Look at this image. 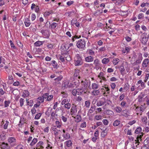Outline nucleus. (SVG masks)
<instances>
[{
  "mask_svg": "<svg viewBox=\"0 0 149 149\" xmlns=\"http://www.w3.org/2000/svg\"><path fill=\"white\" fill-rule=\"evenodd\" d=\"M141 110V109L139 107H136L135 110H136V113L138 115L140 113L143 112V111H142Z\"/></svg>",
  "mask_w": 149,
  "mask_h": 149,
  "instance_id": "412c9836",
  "label": "nucleus"
},
{
  "mask_svg": "<svg viewBox=\"0 0 149 149\" xmlns=\"http://www.w3.org/2000/svg\"><path fill=\"white\" fill-rule=\"evenodd\" d=\"M122 109L119 107H116V111L117 112L120 113L122 111Z\"/></svg>",
  "mask_w": 149,
  "mask_h": 149,
  "instance_id": "8fccbe9b",
  "label": "nucleus"
},
{
  "mask_svg": "<svg viewBox=\"0 0 149 149\" xmlns=\"http://www.w3.org/2000/svg\"><path fill=\"white\" fill-rule=\"evenodd\" d=\"M69 83V81L68 80L65 81H63L62 85V87L63 89L67 88L68 87H70V85H68Z\"/></svg>",
  "mask_w": 149,
  "mask_h": 149,
  "instance_id": "1a4fd4ad",
  "label": "nucleus"
},
{
  "mask_svg": "<svg viewBox=\"0 0 149 149\" xmlns=\"http://www.w3.org/2000/svg\"><path fill=\"white\" fill-rule=\"evenodd\" d=\"M104 101H102L101 100H100L98 101H97L96 103L97 106L99 107L102 106L105 103H106V100L105 98L104 99Z\"/></svg>",
  "mask_w": 149,
  "mask_h": 149,
  "instance_id": "2eb2a0df",
  "label": "nucleus"
},
{
  "mask_svg": "<svg viewBox=\"0 0 149 149\" xmlns=\"http://www.w3.org/2000/svg\"><path fill=\"white\" fill-rule=\"evenodd\" d=\"M109 62V59L108 58H103L102 61V63L106 64Z\"/></svg>",
  "mask_w": 149,
  "mask_h": 149,
  "instance_id": "a211bd4d",
  "label": "nucleus"
},
{
  "mask_svg": "<svg viewBox=\"0 0 149 149\" xmlns=\"http://www.w3.org/2000/svg\"><path fill=\"white\" fill-rule=\"evenodd\" d=\"M83 91L80 88V89H79L78 88L77 90L74 89L72 92V93L74 96H75L77 94H81L83 93Z\"/></svg>",
  "mask_w": 149,
  "mask_h": 149,
  "instance_id": "20e7f679",
  "label": "nucleus"
},
{
  "mask_svg": "<svg viewBox=\"0 0 149 149\" xmlns=\"http://www.w3.org/2000/svg\"><path fill=\"white\" fill-rule=\"evenodd\" d=\"M63 138L65 139H69L70 137V134L68 133H66L65 134H63Z\"/></svg>",
  "mask_w": 149,
  "mask_h": 149,
  "instance_id": "473e14b6",
  "label": "nucleus"
},
{
  "mask_svg": "<svg viewBox=\"0 0 149 149\" xmlns=\"http://www.w3.org/2000/svg\"><path fill=\"white\" fill-rule=\"evenodd\" d=\"M77 111L76 106H72L70 109V114L72 116H76L77 114Z\"/></svg>",
  "mask_w": 149,
  "mask_h": 149,
  "instance_id": "7ed1b4c3",
  "label": "nucleus"
},
{
  "mask_svg": "<svg viewBox=\"0 0 149 149\" xmlns=\"http://www.w3.org/2000/svg\"><path fill=\"white\" fill-rule=\"evenodd\" d=\"M36 112V110L35 108L33 107L32 108L31 110V112L32 115H33L35 114Z\"/></svg>",
  "mask_w": 149,
  "mask_h": 149,
  "instance_id": "bf43d9fd",
  "label": "nucleus"
},
{
  "mask_svg": "<svg viewBox=\"0 0 149 149\" xmlns=\"http://www.w3.org/2000/svg\"><path fill=\"white\" fill-rule=\"evenodd\" d=\"M86 123L85 122H84L82 123H81L80 126V127L82 128H85L86 127Z\"/></svg>",
  "mask_w": 149,
  "mask_h": 149,
  "instance_id": "864d4df0",
  "label": "nucleus"
},
{
  "mask_svg": "<svg viewBox=\"0 0 149 149\" xmlns=\"http://www.w3.org/2000/svg\"><path fill=\"white\" fill-rule=\"evenodd\" d=\"M67 103H68V99H64L62 100L61 102V104L63 105H65Z\"/></svg>",
  "mask_w": 149,
  "mask_h": 149,
  "instance_id": "49530a36",
  "label": "nucleus"
},
{
  "mask_svg": "<svg viewBox=\"0 0 149 149\" xmlns=\"http://www.w3.org/2000/svg\"><path fill=\"white\" fill-rule=\"evenodd\" d=\"M64 107L65 108H66L67 109H69L71 107V104L70 103H67L66 104H65Z\"/></svg>",
  "mask_w": 149,
  "mask_h": 149,
  "instance_id": "58836bf2",
  "label": "nucleus"
},
{
  "mask_svg": "<svg viewBox=\"0 0 149 149\" xmlns=\"http://www.w3.org/2000/svg\"><path fill=\"white\" fill-rule=\"evenodd\" d=\"M37 139L34 138L31 142V143L30 145L32 146L33 145H34L37 142Z\"/></svg>",
  "mask_w": 149,
  "mask_h": 149,
  "instance_id": "ea45409f",
  "label": "nucleus"
},
{
  "mask_svg": "<svg viewBox=\"0 0 149 149\" xmlns=\"http://www.w3.org/2000/svg\"><path fill=\"white\" fill-rule=\"evenodd\" d=\"M82 64V60L79 55L77 54L74 60V65L76 66L80 65Z\"/></svg>",
  "mask_w": 149,
  "mask_h": 149,
  "instance_id": "f257e3e1",
  "label": "nucleus"
},
{
  "mask_svg": "<svg viewBox=\"0 0 149 149\" xmlns=\"http://www.w3.org/2000/svg\"><path fill=\"white\" fill-rule=\"evenodd\" d=\"M8 123L9 122L8 121H6V123L4 126V129H6L7 128Z\"/></svg>",
  "mask_w": 149,
  "mask_h": 149,
  "instance_id": "0e129e2a",
  "label": "nucleus"
},
{
  "mask_svg": "<svg viewBox=\"0 0 149 149\" xmlns=\"http://www.w3.org/2000/svg\"><path fill=\"white\" fill-rule=\"evenodd\" d=\"M10 103V102L9 101H5L4 102L5 107H8Z\"/></svg>",
  "mask_w": 149,
  "mask_h": 149,
  "instance_id": "3c124183",
  "label": "nucleus"
},
{
  "mask_svg": "<svg viewBox=\"0 0 149 149\" xmlns=\"http://www.w3.org/2000/svg\"><path fill=\"white\" fill-rule=\"evenodd\" d=\"M123 116H129V111L127 110H125L123 111Z\"/></svg>",
  "mask_w": 149,
  "mask_h": 149,
  "instance_id": "393cba45",
  "label": "nucleus"
},
{
  "mask_svg": "<svg viewBox=\"0 0 149 149\" xmlns=\"http://www.w3.org/2000/svg\"><path fill=\"white\" fill-rule=\"evenodd\" d=\"M42 114L40 113H39L37 114L35 117V119L36 120L40 118V117L41 116Z\"/></svg>",
  "mask_w": 149,
  "mask_h": 149,
  "instance_id": "37998d69",
  "label": "nucleus"
},
{
  "mask_svg": "<svg viewBox=\"0 0 149 149\" xmlns=\"http://www.w3.org/2000/svg\"><path fill=\"white\" fill-rule=\"evenodd\" d=\"M120 123V121L118 120H116L113 123V125L114 126H117L119 125Z\"/></svg>",
  "mask_w": 149,
  "mask_h": 149,
  "instance_id": "a878e982",
  "label": "nucleus"
},
{
  "mask_svg": "<svg viewBox=\"0 0 149 149\" xmlns=\"http://www.w3.org/2000/svg\"><path fill=\"white\" fill-rule=\"evenodd\" d=\"M67 146L70 147L72 145V143L71 140H68L66 141L65 143Z\"/></svg>",
  "mask_w": 149,
  "mask_h": 149,
  "instance_id": "5701e85b",
  "label": "nucleus"
},
{
  "mask_svg": "<svg viewBox=\"0 0 149 149\" xmlns=\"http://www.w3.org/2000/svg\"><path fill=\"white\" fill-rule=\"evenodd\" d=\"M102 9L97 10L94 13L95 16H98L102 12Z\"/></svg>",
  "mask_w": 149,
  "mask_h": 149,
  "instance_id": "4be33fe9",
  "label": "nucleus"
},
{
  "mask_svg": "<svg viewBox=\"0 0 149 149\" xmlns=\"http://www.w3.org/2000/svg\"><path fill=\"white\" fill-rule=\"evenodd\" d=\"M8 142L10 144L13 143V146L15 145L16 142V139L13 137H9L8 140Z\"/></svg>",
  "mask_w": 149,
  "mask_h": 149,
  "instance_id": "423d86ee",
  "label": "nucleus"
},
{
  "mask_svg": "<svg viewBox=\"0 0 149 149\" xmlns=\"http://www.w3.org/2000/svg\"><path fill=\"white\" fill-rule=\"evenodd\" d=\"M137 57L136 55L134 53L133 54V56H132L131 60V62H132L133 61H134L135 60L136 58Z\"/></svg>",
  "mask_w": 149,
  "mask_h": 149,
  "instance_id": "a18cd8bd",
  "label": "nucleus"
},
{
  "mask_svg": "<svg viewBox=\"0 0 149 149\" xmlns=\"http://www.w3.org/2000/svg\"><path fill=\"white\" fill-rule=\"evenodd\" d=\"M146 34L143 33L141 36L142 39L141 40V42L143 44H145L148 40V38L146 37Z\"/></svg>",
  "mask_w": 149,
  "mask_h": 149,
  "instance_id": "39448f33",
  "label": "nucleus"
},
{
  "mask_svg": "<svg viewBox=\"0 0 149 149\" xmlns=\"http://www.w3.org/2000/svg\"><path fill=\"white\" fill-rule=\"evenodd\" d=\"M81 85L82 86V88L84 89L86 88L87 86V82L86 81H82Z\"/></svg>",
  "mask_w": 149,
  "mask_h": 149,
  "instance_id": "dca6fc26",
  "label": "nucleus"
},
{
  "mask_svg": "<svg viewBox=\"0 0 149 149\" xmlns=\"http://www.w3.org/2000/svg\"><path fill=\"white\" fill-rule=\"evenodd\" d=\"M38 99L39 100L40 102H43L44 101V99L42 96L38 97Z\"/></svg>",
  "mask_w": 149,
  "mask_h": 149,
  "instance_id": "338daca9",
  "label": "nucleus"
},
{
  "mask_svg": "<svg viewBox=\"0 0 149 149\" xmlns=\"http://www.w3.org/2000/svg\"><path fill=\"white\" fill-rule=\"evenodd\" d=\"M142 121L143 123L146 124L148 122V119L146 117H143L142 118Z\"/></svg>",
  "mask_w": 149,
  "mask_h": 149,
  "instance_id": "c9c22d12",
  "label": "nucleus"
},
{
  "mask_svg": "<svg viewBox=\"0 0 149 149\" xmlns=\"http://www.w3.org/2000/svg\"><path fill=\"white\" fill-rule=\"evenodd\" d=\"M81 37V36H80L79 37L77 36H74L72 37V42H74L76 39H78Z\"/></svg>",
  "mask_w": 149,
  "mask_h": 149,
  "instance_id": "603ef678",
  "label": "nucleus"
},
{
  "mask_svg": "<svg viewBox=\"0 0 149 149\" xmlns=\"http://www.w3.org/2000/svg\"><path fill=\"white\" fill-rule=\"evenodd\" d=\"M103 124L105 125H107L108 124V121L107 119H104L102 120Z\"/></svg>",
  "mask_w": 149,
  "mask_h": 149,
  "instance_id": "69168bd1",
  "label": "nucleus"
},
{
  "mask_svg": "<svg viewBox=\"0 0 149 149\" xmlns=\"http://www.w3.org/2000/svg\"><path fill=\"white\" fill-rule=\"evenodd\" d=\"M106 102L108 105H110L112 104V102L110 100H106Z\"/></svg>",
  "mask_w": 149,
  "mask_h": 149,
  "instance_id": "680f3d73",
  "label": "nucleus"
},
{
  "mask_svg": "<svg viewBox=\"0 0 149 149\" xmlns=\"http://www.w3.org/2000/svg\"><path fill=\"white\" fill-rule=\"evenodd\" d=\"M76 20H75L74 19H72L71 21V23L72 24H75V26L77 27H79L80 25V24L79 22H76L75 23H74V21L75 22Z\"/></svg>",
  "mask_w": 149,
  "mask_h": 149,
  "instance_id": "a19ab883",
  "label": "nucleus"
},
{
  "mask_svg": "<svg viewBox=\"0 0 149 149\" xmlns=\"http://www.w3.org/2000/svg\"><path fill=\"white\" fill-rule=\"evenodd\" d=\"M72 117L75 119V121L77 123L80 122L81 120V117L80 115H76V116H72Z\"/></svg>",
  "mask_w": 149,
  "mask_h": 149,
  "instance_id": "6e6552de",
  "label": "nucleus"
},
{
  "mask_svg": "<svg viewBox=\"0 0 149 149\" xmlns=\"http://www.w3.org/2000/svg\"><path fill=\"white\" fill-rule=\"evenodd\" d=\"M52 129L54 132V135L56 136H58L59 133V132L60 131V130H58L55 127H52Z\"/></svg>",
  "mask_w": 149,
  "mask_h": 149,
  "instance_id": "9d476101",
  "label": "nucleus"
},
{
  "mask_svg": "<svg viewBox=\"0 0 149 149\" xmlns=\"http://www.w3.org/2000/svg\"><path fill=\"white\" fill-rule=\"evenodd\" d=\"M106 134V132H105V131L104 130L101 133V136L102 137H104Z\"/></svg>",
  "mask_w": 149,
  "mask_h": 149,
  "instance_id": "052dcab7",
  "label": "nucleus"
},
{
  "mask_svg": "<svg viewBox=\"0 0 149 149\" xmlns=\"http://www.w3.org/2000/svg\"><path fill=\"white\" fill-rule=\"evenodd\" d=\"M125 40H126L127 42H129L130 41L132 40L131 38L128 36H126L125 37Z\"/></svg>",
  "mask_w": 149,
  "mask_h": 149,
  "instance_id": "4d7b16f0",
  "label": "nucleus"
},
{
  "mask_svg": "<svg viewBox=\"0 0 149 149\" xmlns=\"http://www.w3.org/2000/svg\"><path fill=\"white\" fill-rule=\"evenodd\" d=\"M119 61V59L118 58H116L113 60V63L114 65H116Z\"/></svg>",
  "mask_w": 149,
  "mask_h": 149,
  "instance_id": "f704fd0d",
  "label": "nucleus"
},
{
  "mask_svg": "<svg viewBox=\"0 0 149 149\" xmlns=\"http://www.w3.org/2000/svg\"><path fill=\"white\" fill-rule=\"evenodd\" d=\"M2 149H10V147L7 143L3 142L1 145Z\"/></svg>",
  "mask_w": 149,
  "mask_h": 149,
  "instance_id": "9b49d317",
  "label": "nucleus"
},
{
  "mask_svg": "<svg viewBox=\"0 0 149 149\" xmlns=\"http://www.w3.org/2000/svg\"><path fill=\"white\" fill-rule=\"evenodd\" d=\"M92 88L93 89H95L98 88V86L97 84L95 83H93L92 84Z\"/></svg>",
  "mask_w": 149,
  "mask_h": 149,
  "instance_id": "bb28decb",
  "label": "nucleus"
},
{
  "mask_svg": "<svg viewBox=\"0 0 149 149\" xmlns=\"http://www.w3.org/2000/svg\"><path fill=\"white\" fill-rule=\"evenodd\" d=\"M57 115L54 112H52V113L51 116L52 118H55V116H57Z\"/></svg>",
  "mask_w": 149,
  "mask_h": 149,
  "instance_id": "e2e57ef3",
  "label": "nucleus"
},
{
  "mask_svg": "<svg viewBox=\"0 0 149 149\" xmlns=\"http://www.w3.org/2000/svg\"><path fill=\"white\" fill-rule=\"evenodd\" d=\"M146 104H141L140 107L141 109V110L143 112L145 110L146 108Z\"/></svg>",
  "mask_w": 149,
  "mask_h": 149,
  "instance_id": "2f4dec72",
  "label": "nucleus"
},
{
  "mask_svg": "<svg viewBox=\"0 0 149 149\" xmlns=\"http://www.w3.org/2000/svg\"><path fill=\"white\" fill-rule=\"evenodd\" d=\"M61 118H62V119L63 120V121L64 122H67V118L66 117H65L64 116H62L61 117Z\"/></svg>",
  "mask_w": 149,
  "mask_h": 149,
  "instance_id": "774afa93",
  "label": "nucleus"
},
{
  "mask_svg": "<svg viewBox=\"0 0 149 149\" xmlns=\"http://www.w3.org/2000/svg\"><path fill=\"white\" fill-rule=\"evenodd\" d=\"M26 102L27 103V105H29L31 107H32L33 103V100H29V99H26Z\"/></svg>",
  "mask_w": 149,
  "mask_h": 149,
  "instance_id": "f3484780",
  "label": "nucleus"
},
{
  "mask_svg": "<svg viewBox=\"0 0 149 149\" xmlns=\"http://www.w3.org/2000/svg\"><path fill=\"white\" fill-rule=\"evenodd\" d=\"M77 45L79 48L83 49L86 45V42L84 39H80L77 42Z\"/></svg>",
  "mask_w": 149,
  "mask_h": 149,
  "instance_id": "f03ea898",
  "label": "nucleus"
},
{
  "mask_svg": "<svg viewBox=\"0 0 149 149\" xmlns=\"http://www.w3.org/2000/svg\"><path fill=\"white\" fill-rule=\"evenodd\" d=\"M79 70L78 69L75 70V71L74 74V76L77 77L79 74Z\"/></svg>",
  "mask_w": 149,
  "mask_h": 149,
  "instance_id": "de8ad7c7",
  "label": "nucleus"
},
{
  "mask_svg": "<svg viewBox=\"0 0 149 149\" xmlns=\"http://www.w3.org/2000/svg\"><path fill=\"white\" fill-rule=\"evenodd\" d=\"M141 131V128L140 127H138L136 130L135 132L136 134H139L140 133Z\"/></svg>",
  "mask_w": 149,
  "mask_h": 149,
  "instance_id": "e433bc0d",
  "label": "nucleus"
},
{
  "mask_svg": "<svg viewBox=\"0 0 149 149\" xmlns=\"http://www.w3.org/2000/svg\"><path fill=\"white\" fill-rule=\"evenodd\" d=\"M149 62V60L148 59H145L143 61L142 65L143 67H146Z\"/></svg>",
  "mask_w": 149,
  "mask_h": 149,
  "instance_id": "4468645a",
  "label": "nucleus"
},
{
  "mask_svg": "<svg viewBox=\"0 0 149 149\" xmlns=\"http://www.w3.org/2000/svg\"><path fill=\"white\" fill-rule=\"evenodd\" d=\"M87 52L91 56L92 55H94L95 54L94 52L91 49L88 50L87 51Z\"/></svg>",
  "mask_w": 149,
  "mask_h": 149,
  "instance_id": "cd10ccee",
  "label": "nucleus"
},
{
  "mask_svg": "<svg viewBox=\"0 0 149 149\" xmlns=\"http://www.w3.org/2000/svg\"><path fill=\"white\" fill-rule=\"evenodd\" d=\"M100 93V91L99 90L93 91L92 93L94 95H98Z\"/></svg>",
  "mask_w": 149,
  "mask_h": 149,
  "instance_id": "b1692460",
  "label": "nucleus"
},
{
  "mask_svg": "<svg viewBox=\"0 0 149 149\" xmlns=\"http://www.w3.org/2000/svg\"><path fill=\"white\" fill-rule=\"evenodd\" d=\"M104 73L102 72H101L100 73L99 75L98 76V77L100 79H101L104 76Z\"/></svg>",
  "mask_w": 149,
  "mask_h": 149,
  "instance_id": "6e6d98bb",
  "label": "nucleus"
},
{
  "mask_svg": "<svg viewBox=\"0 0 149 149\" xmlns=\"http://www.w3.org/2000/svg\"><path fill=\"white\" fill-rule=\"evenodd\" d=\"M64 57L65 58L66 60L68 61H70L71 60V58L70 56L67 54V53H64Z\"/></svg>",
  "mask_w": 149,
  "mask_h": 149,
  "instance_id": "aec40b11",
  "label": "nucleus"
},
{
  "mask_svg": "<svg viewBox=\"0 0 149 149\" xmlns=\"http://www.w3.org/2000/svg\"><path fill=\"white\" fill-rule=\"evenodd\" d=\"M58 24L55 22H53L51 25V28L52 29H54L56 27Z\"/></svg>",
  "mask_w": 149,
  "mask_h": 149,
  "instance_id": "72a5a7b5",
  "label": "nucleus"
},
{
  "mask_svg": "<svg viewBox=\"0 0 149 149\" xmlns=\"http://www.w3.org/2000/svg\"><path fill=\"white\" fill-rule=\"evenodd\" d=\"M63 78L62 76L61 75H60L59 77L55 78L54 80L56 81H59L61 80Z\"/></svg>",
  "mask_w": 149,
  "mask_h": 149,
  "instance_id": "5fc2aeb1",
  "label": "nucleus"
},
{
  "mask_svg": "<svg viewBox=\"0 0 149 149\" xmlns=\"http://www.w3.org/2000/svg\"><path fill=\"white\" fill-rule=\"evenodd\" d=\"M95 108V106H92L89 110V113H93L94 111Z\"/></svg>",
  "mask_w": 149,
  "mask_h": 149,
  "instance_id": "7c9ffc66",
  "label": "nucleus"
},
{
  "mask_svg": "<svg viewBox=\"0 0 149 149\" xmlns=\"http://www.w3.org/2000/svg\"><path fill=\"white\" fill-rule=\"evenodd\" d=\"M52 13V11H46L44 13V15L45 17H47Z\"/></svg>",
  "mask_w": 149,
  "mask_h": 149,
  "instance_id": "4c0bfd02",
  "label": "nucleus"
},
{
  "mask_svg": "<svg viewBox=\"0 0 149 149\" xmlns=\"http://www.w3.org/2000/svg\"><path fill=\"white\" fill-rule=\"evenodd\" d=\"M24 101V100L23 99L21 98L20 99L19 102L20 103V106L21 107H22L23 106Z\"/></svg>",
  "mask_w": 149,
  "mask_h": 149,
  "instance_id": "09e8293b",
  "label": "nucleus"
},
{
  "mask_svg": "<svg viewBox=\"0 0 149 149\" xmlns=\"http://www.w3.org/2000/svg\"><path fill=\"white\" fill-rule=\"evenodd\" d=\"M94 58L91 56L86 57L85 58V61L87 62H91L93 61Z\"/></svg>",
  "mask_w": 149,
  "mask_h": 149,
  "instance_id": "0eeeda50",
  "label": "nucleus"
},
{
  "mask_svg": "<svg viewBox=\"0 0 149 149\" xmlns=\"http://www.w3.org/2000/svg\"><path fill=\"white\" fill-rule=\"evenodd\" d=\"M142 58H143L142 54H140L139 55L137 59L136 60V61L139 64L141 63Z\"/></svg>",
  "mask_w": 149,
  "mask_h": 149,
  "instance_id": "ddd939ff",
  "label": "nucleus"
},
{
  "mask_svg": "<svg viewBox=\"0 0 149 149\" xmlns=\"http://www.w3.org/2000/svg\"><path fill=\"white\" fill-rule=\"evenodd\" d=\"M141 135H140L139 136L138 135V136L136 138V141L135 140V141H137V145L136 146V147H137L139 145V143H140V142L139 141L140 140L141 141V139L142 136L143 134L141 133Z\"/></svg>",
  "mask_w": 149,
  "mask_h": 149,
  "instance_id": "f8f14e48",
  "label": "nucleus"
},
{
  "mask_svg": "<svg viewBox=\"0 0 149 149\" xmlns=\"http://www.w3.org/2000/svg\"><path fill=\"white\" fill-rule=\"evenodd\" d=\"M44 42V41H39L36 42L34 43V45L36 47H39L40 45H42Z\"/></svg>",
  "mask_w": 149,
  "mask_h": 149,
  "instance_id": "6ab92c4d",
  "label": "nucleus"
},
{
  "mask_svg": "<svg viewBox=\"0 0 149 149\" xmlns=\"http://www.w3.org/2000/svg\"><path fill=\"white\" fill-rule=\"evenodd\" d=\"M90 104V102L89 101H86L85 102V105L87 108H89Z\"/></svg>",
  "mask_w": 149,
  "mask_h": 149,
  "instance_id": "79ce46f5",
  "label": "nucleus"
},
{
  "mask_svg": "<svg viewBox=\"0 0 149 149\" xmlns=\"http://www.w3.org/2000/svg\"><path fill=\"white\" fill-rule=\"evenodd\" d=\"M53 96L52 95H50L48 96L47 99V101H50L53 98Z\"/></svg>",
  "mask_w": 149,
  "mask_h": 149,
  "instance_id": "13d9d810",
  "label": "nucleus"
},
{
  "mask_svg": "<svg viewBox=\"0 0 149 149\" xmlns=\"http://www.w3.org/2000/svg\"><path fill=\"white\" fill-rule=\"evenodd\" d=\"M99 61L98 59H96L94 61L93 64L95 65V66L97 67L99 65Z\"/></svg>",
  "mask_w": 149,
  "mask_h": 149,
  "instance_id": "c85d7f7f",
  "label": "nucleus"
},
{
  "mask_svg": "<svg viewBox=\"0 0 149 149\" xmlns=\"http://www.w3.org/2000/svg\"><path fill=\"white\" fill-rule=\"evenodd\" d=\"M29 21H30L29 19L28 18H27L26 20V21L24 22V24L26 27H28L30 26L31 24Z\"/></svg>",
  "mask_w": 149,
  "mask_h": 149,
  "instance_id": "c756f323",
  "label": "nucleus"
},
{
  "mask_svg": "<svg viewBox=\"0 0 149 149\" xmlns=\"http://www.w3.org/2000/svg\"><path fill=\"white\" fill-rule=\"evenodd\" d=\"M55 123L56 127L58 128H60L61 126L60 122L58 121H56Z\"/></svg>",
  "mask_w": 149,
  "mask_h": 149,
  "instance_id": "c03bdc74",
  "label": "nucleus"
}]
</instances>
